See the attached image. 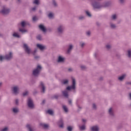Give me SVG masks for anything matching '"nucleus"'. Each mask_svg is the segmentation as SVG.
<instances>
[{
  "label": "nucleus",
  "instance_id": "obj_32",
  "mask_svg": "<svg viewBox=\"0 0 131 131\" xmlns=\"http://www.w3.org/2000/svg\"><path fill=\"white\" fill-rule=\"evenodd\" d=\"M79 128L80 130H85V129H86L85 125H82V126H79Z\"/></svg>",
  "mask_w": 131,
  "mask_h": 131
},
{
  "label": "nucleus",
  "instance_id": "obj_22",
  "mask_svg": "<svg viewBox=\"0 0 131 131\" xmlns=\"http://www.w3.org/2000/svg\"><path fill=\"white\" fill-rule=\"evenodd\" d=\"M62 84L64 85H68L69 84V79H63L61 81Z\"/></svg>",
  "mask_w": 131,
  "mask_h": 131
},
{
  "label": "nucleus",
  "instance_id": "obj_51",
  "mask_svg": "<svg viewBox=\"0 0 131 131\" xmlns=\"http://www.w3.org/2000/svg\"><path fill=\"white\" fill-rule=\"evenodd\" d=\"M41 35H38V36H37L36 38L37 39H38V40H41Z\"/></svg>",
  "mask_w": 131,
  "mask_h": 131
},
{
  "label": "nucleus",
  "instance_id": "obj_30",
  "mask_svg": "<svg viewBox=\"0 0 131 131\" xmlns=\"http://www.w3.org/2000/svg\"><path fill=\"white\" fill-rule=\"evenodd\" d=\"M33 5H36V6H39L40 4L39 0H34L33 1Z\"/></svg>",
  "mask_w": 131,
  "mask_h": 131
},
{
  "label": "nucleus",
  "instance_id": "obj_52",
  "mask_svg": "<svg viewBox=\"0 0 131 131\" xmlns=\"http://www.w3.org/2000/svg\"><path fill=\"white\" fill-rule=\"evenodd\" d=\"M9 130V128L8 127H5V128H3L1 131H8Z\"/></svg>",
  "mask_w": 131,
  "mask_h": 131
},
{
  "label": "nucleus",
  "instance_id": "obj_54",
  "mask_svg": "<svg viewBox=\"0 0 131 131\" xmlns=\"http://www.w3.org/2000/svg\"><path fill=\"white\" fill-rule=\"evenodd\" d=\"M78 110H77V112H79V111H80L82 109V107L78 105Z\"/></svg>",
  "mask_w": 131,
  "mask_h": 131
},
{
  "label": "nucleus",
  "instance_id": "obj_3",
  "mask_svg": "<svg viewBox=\"0 0 131 131\" xmlns=\"http://www.w3.org/2000/svg\"><path fill=\"white\" fill-rule=\"evenodd\" d=\"M10 13H11V9L7 8L6 5H3L1 6L0 14H2V15H3L4 16H8Z\"/></svg>",
  "mask_w": 131,
  "mask_h": 131
},
{
  "label": "nucleus",
  "instance_id": "obj_24",
  "mask_svg": "<svg viewBox=\"0 0 131 131\" xmlns=\"http://www.w3.org/2000/svg\"><path fill=\"white\" fill-rule=\"evenodd\" d=\"M39 28L43 31V32H46L47 31V29L43 25H40L39 26Z\"/></svg>",
  "mask_w": 131,
  "mask_h": 131
},
{
  "label": "nucleus",
  "instance_id": "obj_10",
  "mask_svg": "<svg viewBox=\"0 0 131 131\" xmlns=\"http://www.w3.org/2000/svg\"><path fill=\"white\" fill-rule=\"evenodd\" d=\"M36 47L37 49L40 50V51H41V52H43V51H45V50H47V46L42 44L37 43L36 45Z\"/></svg>",
  "mask_w": 131,
  "mask_h": 131
},
{
  "label": "nucleus",
  "instance_id": "obj_43",
  "mask_svg": "<svg viewBox=\"0 0 131 131\" xmlns=\"http://www.w3.org/2000/svg\"><path fill=\"white\" fill-rule=\"evenodd\" d=\"M85 14L86 16H88V17H92V14H91V13L89 12V11H86Z\"/></svg>",
  "mask_w": 131,
  "mask_h": 131
},
{
  "label": "nucleus",
  "instance_id": "obj_9",
  "mask_svg": "<svg viewBox=\"0 0 131 131\" xmlns=\"http://www.w3.org/2000/svg\"><path fill=\"white\" fill-rule=\"evenodd\" d=\"M92 6L94 9H101L102 8V5L100 4V3L98 2H94L92 3Z\"/></svg>",
  "mask_w": 131,
  "mask_h": 131
},
{
  "label": "nucleus",
  "instance_id": "obj_61",
  "mask_svg": "<svg viewBox=\"0 0 131 131\" xmlns=\"http://www.w3.org/2000/svg\"><path fill=\"white\" fill-rule=\"evenodd\" d=\"M48 32H52V31H53V30L51 28H49L48 29Z\"/></svg>",
  "mask_w": 131,
  "mask_h": 131
},
{
  "label": "nucleus",
  "instance_id": "obj_23",
  "mask_svg": "<svg viewBox=\"0 0 131 131\" xmlns=\"http://www.w3.org/2000/svg\"><path fill=\"white\" fill-rule=\"evenodd\" d=\"M112 5V2H111V1H108L104 4V7H105V8H108L109 7H111Z\"/></svg>",
  "mask_w": 131,
  "mask_h": 131
},
{
  "label": "nucleus",
  "instance_id": "obj_46",
  "mask_svg": "<svg viewBox=\"0 0 131 131\" xmlns=\"http://www.w3.org/2000/svg\"><path fill=\"white\" fill-rule=\"evenodd\" d=\"M52 99H56V100H58L59 99V95H55L52 97Z\"/></svg>",
  "mask_w": 131,
  "mask_h": 131
},
{
  "label": "nucleus",
  "instance_id": "obj_33",
  "mask_svg": "<svg viewBox=\"0 0 131 131\" xmlns=\"http://www.w3.org/2000/svg\"><path fill=\"white\" fill-rule=\"evenodd\" d=\"M119 3L121 6H124L125 5V0H119Z\"/></svg>",
  "mask_w": 131,
  "mask_h": 131
},
{
  "label": "nucleus",
  "instance_id": "obj_50",
  "mask_svg": "<svg viewBox=\"0 0 131 131\" xmlns=\"http://www.w3.org/2000/svg\"><path fill=\"white\" fill-rule=\"evenodd\" d=\"M27 95H28V91H26L23 93V96L24 97H26V96H27Z\"/></svg>",
  "mask_w": 131,
  "mask_h": 131
},
{
  "label": "nucleus",
  "instance_id": "obj_21",
  "mask_svg": "<svg viewBox=\"0 0 131 131\" xmlns=\"http://www.w3.org/2000/svg\"><path fill=\"white\" fill-rule=\"evenodd\" d=\"M12 111L14 114H18L19 112V108L18 107H13L12 109Z\"/></svg>",
  "mask_w": 131,
  "mask_h": 131
},
{
  "label": "nucleus",
  "instance_id": "obj_48",
  "mask_svg": "<svg viewBox=\"0 0 131 131\" xmlns=\"http://www.w3.org/2000/svg\"><path fill=\"white\" fill-rule=\"evenodd\" d=\"M6 59V58H5V56H0V61L1 62H3V61H4V60Z\"/></svg>",
  "mask_w": 131,
  "mask_h": 131
},
{
  "label": "nucleus",
  "instance_id": "obj_47",
  "mask_svg": "<svg viewBox=\"0 0 131 131\" xmlns=\"http://www.w3.org/2000/svg\"><path fill=\"white\" fill-rule=\"evenodd\" d=\"M40 58V56L38 55H34V59L35 60H38Z\"/></svg>",
  "mask_w": 131,
  "mask_h": 131
},
{
  "label": "nucleus",
  "instance_id": "obj_55",
  "mask_svg": "<svg viewBox=\"0 0 131 131\" xmlns=\"http://www.w3.org/2000/svg\"><path fill=\"white\" fill-rule=\"evenodd\" d=\"M15 105H19V99H15Z\"/></svg>",
  "mask_w": 131,
  "mask_h": 131
},
{
  "label": "nucleus",
  "instance_id": "obj_6",
  "mask_svg": "<svg viewBox=\"0 0 131 131\" xmlns=\"http://www.w3.org/2000/svg\"><path fill=\"white\" fill-rule=\"evenodd\" d=\"M28 107L30 108V109H34L35 106H34V103H33V100L31 98H29L27 101Z\"/></svg>",
  "mask_w": 131,
  "mask_h": 131
},
{
  "label": "nucleus",
  "instance_id": "obj_12",
  "mask_svg": "<svg viewBox=\"0 0 131 131\" xmlns=\"http://www.w3.org/2000/svg\"><path fill=\"white\" fill-rule=\"evenodd\" d=\"M5 58L6 60H7L8 61H10V60H12L13 59V53L11 52H9V54H6L5 56Z\"/></svg>",
  "mask_w": 131,
  "mask_h": 131
},
{
  "label": "nucleus",
  "instance_id": "obj_60",
  "mask_svg": "<svg viewBox=\"0 0 131 131\" xmlns=\"http://www.w3.org/2000/svg\"><path fill=\"white\" fill-rule=\"evenodd\" d=\"M103 79H104V78L103 77H100L99 78V80H100V81H103Z\"/></svg>",
  "mask_w": 131,
  "mask_h": 131
},
{
  "label": "nucleus",
  "instance_id": "obj_57",
  "mask_svg": "<svg viewBox=\"0 0 131 131\" xmlns=\"http://www.w3.org/2000/svg\"><path fill=\"white\" fill-rule=\"evenodd\" d=\"M16 3L19 5L22 3V0H16Z\"/></svg>",
  "mask_w": 131,
  "mask_h": 131
},
{
  "label": "nucleus",
  "instance_id": "obj_56",
  "mask_svg": "<svg viewBox=\"0 0 131 131\" xmlns=\"http://www.w3.org/2000/svg\"><path fill=\"white\" fill-rule=\"evenodd\" d=\"M68 103H69V105H72V100L69 99Z\"/></svg>",
  "mask_w": 131,
  "mask_h": 131
},
{
  "label": "nucleus",
  "instance_id": "obj_19",
  "mask_svg": "<svg viewBox=\"0 0 131 131\" xmlns=\"http://www.w3.org/2000/svg\"><path fill=\"white\" fill-rule=\"evenodd\" d=\"M26 127L28 131H35L34 128L32 127V125L30 124H27Z\"/></svg>",
  "mask_w": 131,
  "mask_h": 131
},
{
  "label": "nucleus",
  "instance_id": "obj_64",
  "mask_svg": "<svg viewBox=\"0 0 131 131\" xmlns=\"http://www.w3.org/2000/svg\"><path fill=\"white\" fill-rule=\"evenodd\" d=\"M36 94H37V91H34L33 94L34 95H36Z\"/></svg>",
  "mask_w": 131,
  "mask_h": 131
},
{
  "label": "nucleus",
  "instance_id": "obj_63",
  "mask_svg": "<svg viewBox=\"0 0 131 131\" xmlns=\"http://www.w3.org/2000/svg\"><path fill=\"white\" fill-rule=\"evenodd\" d=\"M45 103H46V100H43L42 101L41 104H42V105H44V104H45Z\"/></svg>",
  "mask_w": 131,
  "mask_h": 131
},
{
  "label": "nucleus",
  "instance_id": "obj_38",
  "mask_svg": "<svg viewBox=\"0 0 131 131\" xmlns=\"http://www.w3.org/2000/svg\"><path fill=\"white\" fill-rule=\"evenodd\" d=\"M80 69H81L82 70L84 71V70H86V69H88V68H87L86 66H85L81 65V66H80Z\"/></svg>",
  "mask_w": 131,
  "mask_h": 131
},
{
  "label": "nucleus",
  "instance_id": "obj_2",
  "mask_svg": "<svg viewBox=\"0 0 131 131\" xmlns=\"http://www.w3.org/2000/svg\"><path fill=\"white\" fill-rule=\"evenodd\" d=\"M23 48L26 54H27L28 55H30V54H32L33 56L36 55V53H37V49H35L33 51H32L31 48H30V47L28 46V45L26 43L23 44Z\"/></svg>",
  "mask_w": 131,
  "mask_h": 131
},
{
  "label": "nucleus",
  "instance_id": "obj_39",
  "mask_svg": "<svg viewBox=\"0 0 131 131\" xmlns=\"http://www.w3.org/2000/svg\"><path fill=\"white\" fill-rule=\"evenodd\" d=\"M84 19H85V17H84V16L81 15L78 17V20H80V21L84 20Z\"/></svg>",
  "mask_w": 131,
  "mask_h": 131
},
{
  "label": "nucleus",
  "instance_id": "obj_15",
  "mask_svg": "<svg viewBox=\"0 0 131 131\" xmlns=\"http://www.w3.org/2000/svg\"><path fill=\"white\" fill-rule=\"evenodd\" d=\"M40 88L41 89V92L43 94H45V93H46V85H45V83H43V82H40Z\"/></svg>",
  "mask_w": 131,
  "mask_h": 131
},
{
  "label": "nucleus",
  "instance_id": "obj_13",
  "mask_svg": "<svg viewBox=\"0 0 131 131\" xmlns=\"http://www.w3.org/2000/svg\"><path fill=\"white\" fill-rule=\"evenodd\" d=\"M127 76V75L126 74H122L121 76L118 77V80H119V81L122 82L125 79V78H126Z\"/></svg>",
  "mask_w": 131,
  "mask_h": 131
},
{
  "label": "nucleus",
  "instance_id": "obj_1",
  "mask_svg": "<svg viewBox=\"0 0 131 131\" xmlns=\"http://www.w3.org/2000/svg\"><path fill=\"white\" fill-rule=\"evenodd\" d=\"M72 85L71 86H68L66 88V90L62 91V96L66 98L67 99H68L69 98V93L68 92V91H75L76 90V81L74 79V78H72Z\"/></svg>",
  "mask_w": 131,
  "mask_h": 131
},
{
  "label": "nucleus",
  "instance_id": "obj_5",
  "mask_svg": "<svg viewBox=\"0 0 131 131\" xmlns=\"http://www.w3.org/2000/svg\"><path fill=\"white\" fill-rule=\"evenodd\" d=\"M65 27L63 25H59L56 28V33L58 36H62L64 34Z\"/></svg>",
  "mask_w": 131,
  "mask_h": 131
},
{
  "label": "nucleus",
  "instance_id": "obj_16",
  "mask_svg": "<svg viewBox=\"0 0 131 131\" xmlns=\"http://www.w3.org/2000/svg\"><path fill=\"white\" fill-rule=\"evenodd\" d=\"M64 62H65V58L63 57L62 56H59L57 57V63H64Z\"/></svg>",
  "mask_w": 131,
  "mask_h": 131
},
{
  "label": "nucleus",
  "instance_id": "obj_11",
  "mask_svg": "<svg viewBox=\"0 0 131 131\" xmlns=\"http://www.w3.org/2000/svg\"><path fill=\"white\" fill-rule=\"evenodd\" d=\"M74 48V46L70 43L68 46L67 50V54L68 55L70 54L71 52H72V50H73V48Z\"/></svg>",
  "mask_w": 131,
  "mask_h": 131
},
{
  "label": "nucleus",
  "instance_id": "obj_20",
  "mask_svg": "<svg viewBox=\"0 0 131 131\" xmlns=\"http://www.w3.org/2000/svg\"><path fill=\"white\" fill-rule=\"evenodd\" d=\"M52 5L53 6V8H58V7H59V5H58V2H57L56 0L52 1Z\"/></svg>",
  "mask_w": 131,
  "mask_h": 131
},
{
  "label": "nucleus",
  "instance_id": "obj_49",
  "mask_svg": "<svg viewBox=\"0 0 131 131\" xmlns=\"http://www.w3.org/2000/svg\"><path fill=\"white\" fill-rule=\"evenodd\" d=\"M33 21H37L38 20V18L36 16H34L32 18Z\"/></svg>",
  "mask_w": 131,
  "mask_h": 131
},
{
  "label": "nucleus",
  "instance_id": "obj_8",
  "mask_svg": "<svg viewBox=\"0 0 131 131\" xmlns=\"http://www.w3.org/2000/svg\"><path fill=\"white\" fill-rule=\"evenodd\" d=\"M108 114L112 119H114V118H115V113H114V108H113V107H110V108H108Z\"/></svg>",
  "mask_w": 131,
  "mask_h": 131
},
{
  "label": "nucleus",
  "instance_id": "obj_36",
  "mask_svg": "<svg viewBox=\"0 0 131 131\" xmlns=\"http://www.w3.org/2000/svg\"><path fill=\"white\" fill-rule=\"evenodd\" d=\"M12 36H13V37H16L17 38H20V36L19 35V34H18V33L14 32Z\"/></svg>",
  "mask_w": 131,
  "mask_h": 131
},
{
  "label": "nucleus",
  "instance_id": "obj_53",
  "mask_svg": "<svg viewBox=\"0 0 131 131\" xmlns=\"http://www.w3.org/2000/svg\"><path fill=\"white\" fill-rule=\"evenodd\" d=\"M116 57H117V58L119 59V58H120V57H121V55L119 53H116Z\"/></svg>",
  "mask_w": 131,
  "mask_h": 131
},
{
  "label": "nucleus",
  "instance_id": "obj_18",
  "mask_svg": "<svg viewBox=\"0 0 131 131\" xmlns=\"http://www.w3.org/2000/svg\"><path fill=\"white\" fill-rule=\"evenodd\" d=\"M58 124L60 127V128H63L64 127V121L63 120V118H60L58 122Z\"/></svg>",
  "mask_w": 131,
  "mask_h": 131
},
{
  "label": "nucleus",
  "instance_id": "obj_34",
  "mask_svg": "<svg viewBox=\"0 0 131 131\" xmlns=\"http://www.w3.org/2000/svg\"><path fill=\"white\" fill-rule=\"evenodd\" d=\"M48 17L49 19H54V14L51 12L48 14Z\"/></svg>",
  "mask_w": 131,
  "mask_h": 131
},
{
  "label": "nucleus",
  "instance_id": "obj_45",
  "mask_svg": "<svg viewBox=\"0 0 131 131\" xmlns=\"http://www.w3.org/2000/svg\"><path fill=\"white\" fill-rule=\"evenodd\" d=\"M20 25H21V27H25L26 24L25 23V21H23L21 22Z\"/></svg>",
  "mask_w": 131,
  "mask_h": 131
},
{
  "label": "nucleus",
  "instance_id": "obj_27",
  "mask_svg": "<svg viewBox=\"0 0 131 131\" xmlns=\"http://www.w3.org/2000/svg\"><path fill=\"white\" fill-rule=\"evenodd\" d=\"M110 26L111 29H116V28L117 27L116 25L115 24H113V23H110Z\"/></svg>",
  "mask_w": 131,
  "mask_h": 131
},
{
  "label": "nucleus",
  "instance_id": "obj_44",
  "mask_svg": "<svg viewBox=\"0 0 131 131\" xmlns=\"http://www.w3.org/2000/svg\"><path fill=\"white\" fill-rule=\"evenodd\" d=\"M91 34H92L91 31H88L86 32V35H87V36H91Z\"/></svg>",
  "mask_w": 131,
  "mask_h": 131
},
{
  "label": "nucleus",
  "instance_id": "obj_62",
  "mask_svg": "<svg viewBox=\"0 0 131 131\" xmlns=\"http://www.w3.org/2000/svg\"><path fill=\"white\" fill-rule=\"evenodd\" d=\"M128 98H129V100H131V93H129Z\"/></svg>",
  "mask_w": 131,
  "mask_h": 131
},
{
  "label": "nucleus",
  "instance_id": "obj_7",
  "mask_svg": "<svg viewBox=\"0 0 131 131\" xmlns=\"http://www.w3.org/2000/svg\"><path fill=\"white\" fill-rule=\"evenodd\" d=\"M11 91L14 95H18L20 91V88L18 85H14L11 87Z\"/></svg>",
  "mask_w": 131,
  "mask_h": 131
},
{
  "label": "nucleus",
  "instance_id": "obj_40",
  "mask_svg": "<svg viewBox=\"0 0 131 131\" xmlns=\"http://www.w3.org/2000/svg\"><path fill=\"white\" fill-rule=\"evenodd\" d=\"M67 129L68 131H72L73 130V127L71 126H69L67 127Z\"/></svg>",
  "mask_w": 131,
  "mask_h": 131
},
{
  "label": "nucleus",
  "instance_id": "obj_31",
  "mask_svg": "<svg viewBox=\"0 0 131 131\" xmlns=\"http://www.w3.org/2000/svg\"><path fill=\"white\" fill-rule=\"evenodd\" d=\"M37 10V6H35L33 7H32L30 11V12H36V10Z\"/></svg>",
  "mask_w": 131,
  "mask_h": 131
},
{
  "label": "nucleus",
  "instance_id": "obj_35",
  "mask_svg": "<svg viewBox=\"0 0 131 131\" xmlns=\"http://www.w3.org/2000/svg\"><path fill=\"white\" fill-rule=\"evenodd\" d=\"M62 109L64 110V112L67 113L68 112V108L65 105H62Z\"/></svg>",
  "mask_w": 131,
  "mask_h": 131
},
{
  "label": "nucleus",
  "instance_id": "obj_26",
  "mask_svg": "<svg viewBox=\"0 0 131 131\" xmlns=\"http://www.w3.org/2000/svg\"><path fill=\"white\" fill-rule=\"evenodd\" d=\"M105 49L107 51H110L112 49V45L111 44H106L105 45Z\"/></svg>",
  "mask_w": 131,
  "mask_h": 131
},
{
  "label": "nucleus",
  "instance_id": "obj_17",
  "mask_svg": "<svg viewBox=\"0 0 131 131\" xmlns=\"http://www.w3.org/2000/svg\"><path fill=\"white\" fill-rule=\"evenodd\" d=\"M40 125L44 129H49V128H50V125L49 124H46L45 123H40Z\"/></svg>",
  "mask_w": 131,
  "mask_h": 131
},
{
  "label": "nucleus",
  "instance_id": "obj_4",
  "mask_svg": "<svg viewBox=\"0 0 131 131\" xmlns=\"http://www.w3.org/2000/svg\"><path fill=\"white\" fill-rule=\"evenodd\" d=\"M42 69V67H41V66H37L36 68L32 71V74L33 76H34V77H38V76H39V74H40Z\"/></svg>",
  "mask_w": 131,
  "mask_h": 131
},
{
  "label": "nucleus",
  "instance_id": "obj_25",
  "mask_svg": "<svg viewBox=\"0 0 131 131\" xmlns=\"http://www.w3.org/2000/svg\"><path fill=\"white\" fill-rule=\"evenodd\" d=\"M111 20L116 21L117 20V15L116 14H113L111 17Z\"/></svg>",
  "mask_w": 131,
  "mask_h": 131
},
{
  "label": "nucleus",
  "instance_id": "obj_41",
  "mask_svg": "<svg viewBox=\"0 0 131 131\" xmlns=\"http://www.w3.org/2000/svg\"><path fill=\"white\" fill-rule=\"evenodd\" d=\"M79 46H80V47H81V48H82L84 47V46H85V43H84L83 42H80Z\"/></svg>",
  "mask_w": 131,
  "mask_h": 131
},
{
  "label": "nucleus",
  "instance_id": "obj_42",
  "mask_svg": "<svg viewBox=\"0 0 131 131\" xmlns=\"http://www.w3.org/2000/svg\"><path fill=\"white\" fill-rule=\"evenodd\" d=\"M47 113H48V114H50V115H53V114H54V112L51 110H48L47 111Z\"/></svg>",
  "mask_w": 131,
  "mask_h": 131
},
{
  "label": "nucleus",
  "instance_id": "obj_14",
  "mask_svg": "<svg viewBox=\"0 0 131 131\" xmlns=\"http://www.w3.org/2000/svg\"><path fill=\"white\" fill-rule=\"evenodd\" d=\"M91 131H100V126L98 125H95L90 127Z\"/></svg>",
  "mask_w": 131,
  "mask_h": 131
},
{
  "label": "nucleus",
  "instance_id": "obj_28",
  "mask_svg": "<svg viewBox=\"0 0 131 131\" xmlns=\"http://www.w3.org/2000/svg\"><path fill=\"white\" fill-rule=\"evenodd\" d=\"M126 56L127 57H128V59H131V50H128L127 51Z\"/></svg>",
  "mask_w": 131,
  "mask_h": 131
},
{
  "label": "nucleus",
  "instance_id": "obj_58",
  "mask_svg": "<svg viewBox=\"0 0 131 131\" xmlns=\"http://www.w3.org/2000/svg\"><path fill=\"white\" fill-rule=\"evenodd\" d=\"M96 25L98 26V27H100L101 26V23H100L99 21L96 22Z\"/></svg>",
  "mask_w": 131,
  "mask_h": 131
},
{
  "label": "nucleus",
  "instance_id": "obj_59",
  "mask_svg": "<svg viewBox=\"0 0 131 131\" xmlns=\"http://www.w3.org/2000/svg\"><path fill=\"white\" fill-rule=\"evenodd\" d=\"M69 72H72L73 71V69L72 68H69L68 69Z\"/></svg>",
  "mask_w": 131,
  "mask_h": 131
},
{
  "label": "nucleus",
  "instance_id": "obj_29",
  "mask_svg": "<svg viewBox=\"0 0 131 131\" xmlns=\"http://www.w3.org/2000/svg\"><path fill=\"white\" fill-rule=\"evenodd\" d=\"M92 108V110L96 111H97V109H98V106L96 105V103H93Z\"/></svg>",
  "mask_w": 131,
  "mask_h": 131
},
{
  "label": "nucleus",
  "instance_id": "obj_37",
  "mask_svg": "<svg viewBox=\"0 0 131 131\" xmlns=\"http://www.w3.org/2000/svg\"><path fill=\"white\" fill-rule=\"evenodd\" d=\"M19 32H21V33H25L27 32V30H25V29H22V28H19Z\"/></svg>",
  "mask_w": 131,
  "mask_h": 131
}]
</instances>
